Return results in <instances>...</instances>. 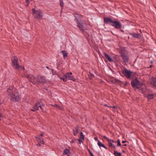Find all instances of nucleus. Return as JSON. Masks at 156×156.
Segmentation results:
<instances>
[{"label": "nucleus", "mask_w": 156, "mask_h": 156, "mask_svg": "<svg viewBox=\"0 0 156 156\" xmlns=\"http://www.w3.org/2000/svg\"><path fill=\"white\" fill-rule=\"evenodd\" d=\"M131 84L132 87L136 90H137L140 93H144L146 90V86L140 83L136 78L133 80L131 81Z\"/></svg>", "instance_id": "1"}, {"label": "nucleus", "mask_w": 156, "mask_h": 156, "mask_svg": "<svg viewBox=\"0 0 156 156\" xmlns=\"http://www.w3.org/2000/svg\"><path fill=\"white\" fill-rule=\"evenodd\" d=\"M7 92L9 94L11 100L14 101H19V97L15 88L10 87L7 90Z\"/></svg>", "instance_id": "2"}, {"label": "nucleus", "mask_w": 156, "mask_h": 156, "mask_svg": "<svg viewBox=\"0 0 156 156\" xmlns=\"http://www.w3.org/2000/svg\"><path fill=\"white\" fill-rule=\"evenodd\" d=\"M74 16L75 17V20L76 21L77 25V27L80 30L82 31L84 30V28L83 26V23L80 19L81 16L77 13L74 14Z\"/></svg>", "instance_id": "3"}, {"label": "nucleus", "mask_w": 156, "mask_h": 156, "mask_svg": "<svg viewBox=\"0 0 156 156\" xmlns=\"http://www.w3.org/2000/svg\"><path fill=\"white\" fill-rule=\"evenodd\" d=\"M33 15L34 18L37 20H40L42 19L43 14L41 11L39 10H35L32 9Z\"/></svg>", "instance_id": "4"}, {"label": "nucleus", "mask_w": 156, "mask_h": 156, "mask_svg": "<svg viewBox=\"0 0 156 156\" xmlns=\"http://www.w3.org/2000/svg\"><path fill=\"white\" fill-rule=\"evenodd\" d=\"M72 73L71 72L65 74H64L63 77H59V76H58V77H59L61 80L62 79L64 82L66 81L67 79L74 81L75 80V78L72 76Z\"/></svg>", "instance_id": "5"}, {"label": "nucleus", "mask_w": 156, "mask_h": 156, "mask_svg": "<svg viewBox=\"0 0 156 156\" xmlns=\"http://www.w3.org/2000/svg\"><path fill=\"white\" fill-rule=\"evenodd\" d=\"M18 59L17 58L15 57L12 59V62L14 67L17 69L20 70L24 69L23 67H21L17 63Z\"/></svg>", "instance_id": "6"}, {"label": "nucleus", "mask_w": 156, "mask_h": 156, "mask_svg": "<svg viewBox=\"0 0 156 156\" xmlns=\"http://www.w3.org/2000/svg\"><path fill=\"white\" fill-rule=\"evenodd\" d=\"M110 25L117 29H120L122 27V25L120 22L116 20H113L112 23Z\"/></svg>", "instance_id": "7"}, {"label": "nucleus", "mask_w": 156, "mask_h": 156, "mask_svg": "<svg viewBox=\"0 0 156 156\" xmlns=\"http://www.w3.org/2000/svg\"><path fill=\"white\" fill-rule=\"evenodd\" d=\"M121 56L122 58L123 62L126 63L128 62L129 58L127 55L126 52L125 51H122L121 52Z\"/></svg>", "instance_id": "8"}, {"label": "nucleus", "mask_w": 156, "mask_h": 156, "mask_svg": "<svg viewBox=\"0 0 156 156\" xmlns=\"http://www.w3.org/2000/svg\"><path fill=\"white\" fill-rule=\"evenodd\" d=\"M44 106V105H41L39 103H37L33 106V109L31 110L33 112H35L36 110H39V108H40L42 110Z\"/></svg>", "instance_id": "9"}, {"label": "nucleus", "mask_w": 156, "mask_h": 156, "mask_svg": "<svg viewBox=\"0 0 156 156\" xmlns=\"http://www.w3.org/2000/svg\"><path fill=\"white\" fill-rule=\"evenodd\" d=\"M26 77L29 81L34 84H35L36 82H37V76L34 77L32 75H27Z\"/></svg>", "instance_id": "10"}, {"label": "nucleus", "mask_w": 156, "mask_h": 156, "mask_svg": "<svg viewBox=\"0 0 156 156\" xmlns=\"http://www.w3.org/2000/svg\"><path fill=\"white\" fill-rule=\"evenodd\" d=\"M123 73L128 78H130L133 73L129 70L126 69H125L123 70Z\"/></svg>", "instance_id": "11"}, {"label": "nucleus", "mask_w": 156, "mask_h": 156, "mask_svg": "<svg viewBox=\"0 0 156 156\" xmlns=\"http://www.w3.org/2000/svg\"><path fill=\"white\" fill-rule=\"evenodd\" d=\"M37 82L39 83H44L46 82V80L44 77L37 76Z\"/></svg>", "instance_id": "12"}, {"label": "nucleus", "mask_w": 156, "mask_h": 156, "mask_svg": "<svg viewBox=\"0 0 156 156\" xmlns=\"http://www.w3.org/2000/svg\"><path fill=\"white\" fill-rule=\"evenodd\" d=\"M42 136L43 135L42 134H41L39 136V137H36V140L37 141L38 143L37 145V146H40L41 144H44V141L42 139Z\"/></svg>", "instance_id": "13"}, {"label": "nucleus", "mask_w": 156, "mask_h": 156, "mask_svg": "<svg viewBox=\"0 0 156 156\" xmlns=\"http://www.w3.org/2000/svg\"><path fill=\"white\" fill-rule=\"evenodd\" d=\"M108 144L109 147H110L113 148L114 149H116V146L114 144V143L116 144V141H114L113 140L110 139L109 141H108Z\"/></svg>", "instance_id": "14"}, {"label": "nucleus", "mask_w": 156, "mask_h": 156, "mask_svg": "<svg viewBox=\"0 0 156 156\" xmlns=\"http://www.w3.org/2000/svg\"><path fill=\"white\" fill-rule=\"evenodd\" d=\"M147 90L146 89V91L144 93H143L144 94L145 96L147 98L148 101L151 99H153L154 97V96L153 94H147Z\"/></svg>", "instance_id": "15"}, {"label": "nucleus", "mask_w": 156, "mask_h": 156, "mask_svg": "<svg viewBox=\"0 0 156 156\" xmlns=\"http://www.w3.org/2000/svg\"><path fill=\"white\" fill-rule=\"evenodd\" d=\"M150 84L156 87V78H153L151 80Z\"/></svg>", "instance_id": "16"}, {"label": "nucleus", "mask_w": 156, "mask_h": 156, "mask_svg": "<svg viewBox=\"0 0 156 156\" xmlns=\"http://www.w3.org/2000/svg\"><path fill=\"white\" fill-rule=\"evenodd\" d=\"M104 21L106 23H111L112 24L113 22V20H112L111 19L109 18H104Z\"/></svg>", "instance_id": "17"}, {"label": "nucleus", "mask_w": 156, "mask_h": 156, "mask_svg": "<svg viewBox=\"0 0 156 156\" xmlns=\"http://www.w3.org/2000/svg\"><path fill=\"white\" fill-rule=\"evenodd\" d=\"M104 55L105 57L108 60L109 62H111L113 61L112 58L107 54L105 53Z\"/></svg>", "instance_id": "18"}, {"label": "nucleus", "mask_w": 156, "mask_h": 156, "mask_svg": "<svg viewBox=\"0 0 156 156\" xmlns=\"http://www.w3.org/2000/svg\"><path fill=\"white\" fill-rule=\"evenodd\" d=\"M64 154L67 155L68 156H70L71 154L69 150L68 149H65L64 151Z\"/></svg>", "instance_id": "19"}, {"label": "nucleus", "mask_w": 156, "mask_h": 156, "mask_svg": "<svg viewBox=\"0 0 156 156\" xmlns=\"http://www.w3.org/2000/svg\"><path fill=\"white\" fill-rule=\"evenodd\" d=\"M79 129L78 127L75 128V129H73V131L74 135L76 136L79 132Z\"/></svg>", "instance_id": "20"}, {"label": "nucleus", "mask_w": 156, "mask_h": 156, "mask_svg": "<svg viewBox=\"0 0 156 156\" xmlns=\"http://www.w3.org/2000/svg\"><path fill=\"white\" fill-rule=\"evenodd\" d=\"M98 144L100 147H102L105 148H106V147L99 140H98Z\"/></svg>", "instance_id": "21"}, {"label": "nucleus", "mask_w": 156, "mask_h": 156, "mask_svg": "<svg viewBox=\"0 0 156 156\" xmlns=\"http://www.w3.org/2000/svg\"><path fill=\"white\" fill-rule=\"evenodd\" d=\"M63 55V56L64 58H65L67 56V54L66 52L65 51H61Z\"/></svg>", "instance_id": "22"}, {"label": "nucleus", "mask_w": 156, "mask_h": 156, "mask_svg": "<svg viewBox=\"0 0 156 156\" xmlns=\"http://www.w3.org/2000/svg\"><path fill=\"white\" fill-rule=\"evenodd\" d=\"M114 154L115 156H121V153L118 152L116 151H114Z\"/></svg>", "instance_id": "23"}, {"label": "nucleus", "mask_w": 156, "mask_h": 156, "mask_svg": "<svg viewBox=\"0 0 156 156\" xmlns=\"http://www.w3.org/2000/svg\"><path fill=\"white\" fill-rule=\"evenodd\" d=\"M80 139L84 140V136L83 135V133L82 132H80Z\"/></svg>", "instance_id": "24"}, {"label": "nucleus", "mask_w": 156, "mask_h": 156, "mask_svg": "<svg viewBox=\"0 0 156 156\" xmlns=\"http://www.w3.org/2000/svg\"><path fill=\"white\" fill-rule=\"evenodd\" d=\"M116 143H117V146L119 147V146H121V144L120 140L119 139H118L117 140V141H116Z\"/></svg>", "instance_id": "25"}, {"label": "nucleus", "mask_w": 156, "mask_h": 156, "mask_svg": "<svg viewBox=\"0 0 156 156\" xmlns=\"http://www.w3.org/2000/svg\"><path fill=\"white\" fill-rule=\"evenodd\" d=\"M60 5L61 7H62L61 9H62V7L63 6L64 3L62 0L60 1Z\"/></svg>", "instance_id": "26"}, {"label": "nucleus", "mask_w": 156, "mask_h": 156, "mask_svg": "<svg viewBox=\"0 0 156 156\" xmlns=\"http://www.w3.org/2000/svg\"><path fill=\"white\" fill-rule=\"evenodd\" d=\"M31 0H26V2L27 3V5H26V6H27L28 5L29 3L30 2V1H31Z\"/></svg>", "instance_id": "27"}, {"label": "nucleus", "mask_w": 156, "mask_h": 156, "mask_svg": "<svg viewBox=\"0 0 156 156\" xmlns=\"http://www.w3.org/2000/svg\"><path fill=\"white\" fill-rule=\"evenodd\" d=\"M103 137L104 138L106 139L108 141H109V140H110V139H109L106 136H103Z\"/></svg>", "instance_id": "28"}, {"label": "nucleus", "mask_w": 156, "mask_h": 156, "mask_svg": "<svg viewBox=\"0 0 156 156\" xmlns=\"http://www.w3.org/2000/svg\"><path fill=\"white\" fill-rule=\"evenodd\" d=\"M133 35L134 37H138V35L136 34H133Z\"/></svg>", "instance_id": "29"}, {"label": "nucleus", "mask_w": 156, "mask_h": 156, "mask_svg": "<svg viewBox=\"0 0 156 156\" xmlns=\"http://www.w3.org/2000/svg\"><path fill=\"white\" fill-rule=\"evenodd\" d=\"M78 141L79 142V143L80 144H81L82 142V141L81 139H79L78 140Z\"/></svg>", "instance_id": "30"}, {"label": "nucleus", "mask_w": 156, "mask_h": 156, "mask_svg": "<svg viewBox=\"0 0 156 156\" xmlns=\"http://www.w3.org/2000/svg\"><path fill=\"white\" fill-rule=\"evenodd\" d=\"M110 107L112 108H114V109H116V107L115 106Z\"/></svg>", "instance_id": "31"}, {"label": "nucleus", "mask_w": 156, "mask_h": 156, "mask_svg": "<svg viewBox=\"0 0 156 156\" xmlns=\"http://www.w3.org/2000/svg\"><path fill=\"white\" fill-rule=\"evenodd\" d=\"M90 156H94L92 153L90 152Z\"/></svg>", "instance_id": "32"}, {"label": "nucleus", "mask_w": 156, "mask_h": 156, "mask_svg": "<svg viewBox=\"0 0 156 156\" xmlns=\"http://www.w3.org/2000/svg\"><path fill=\"white\" fill-rule=\"evenodd\" d=\"M94 139H95V140H97L98 141V140H98V138H96V137H95L94 138Z\"/></svg>", "instance_id": "33"}, {"label": "nucleus", "mask_w": 156, "mask_h": 156, "mask_svg": "<svg viewBox=\"0 0 156 156\" xmlns=\"http://www.w3.org/2000/svg\"><path fill=\"white\" fill-rule=\"evenodd\" d=\"M127 141H123L122 142V143L123 144V143H124L126 142Z\"/></svg>", "instance_id": "34"}, {"label": "nucleus", "mask_w": 156, "mask_h": 156, "mask_svg": "<svg viewBox=\"0 0 156 156\" xmlns=\"http://www.w3.org/2000/svg\"><path fill=\"white\" fill-rule=\"evenodd\" d=\"M122 146H127V145L126 144H122Z\"/></svg>", "instance_id": "35"}, {"label": "nucleus", "mask_w": 156, "mask_h": 156, "mask_svg": "<svg viewBox=\"0 0 156 156\" xmlns=\"http://www.w3.org/2000/svg\"><path fill=\"white\" fill-rule=\"evenodd\" d=\"M55 106H56L57 107H59L58 105H55Z\"/></svg>", "instance_id": "36"}, {"label": "nucleus", "mask_w": 156, "mask_h": 156, "mask_svg": "<svg viewBox=\"0 0 156 156\" xmlns=\"http://www.w3.org/2000/svg\"><path fill=\"white\" fill-rule=\"evenodd\" d=\"M2 117V116L1 115V117H0V119H1V120H1V118Z\"/></svg>", "instance_id": "37"}, {"label": "nucleus", "mask_w": 156, "mask_h": 156, "mask_svg": "<svg viewBox=\"0 0 156 156\" xmlns=\"http://www.w3.org/2000/svg\"><path fill=\"white\" fill-rule=\"evenodd\" d=\"M73 141H71V143H73Z\"/></svg>", "instance_id": "38"}, {"label": "nucleus", "mask_w": 156, "mask_h": 156, "mask_svg": "<svg viewBox=\"0 0 156 156\" xmlns=\"http://www.w3.org/2000/svg\"><path fill=\"white\" fill-rule=\"evenodd\" d=\"M46 67L48 69V66H46Z\"/></svg>", "instance_id": "39"}, {"label": "nucleus", "mask_w": 156, "mask_h": 156, "mask_svg": "<svg viewBox=\"0 0 156 156\" xmlns=\"http://www.w3.org/2000/svg\"><path fill=\"white\" fill-rule=\"evenodd\" d=\"M1 104V103H0V104Z\"/></svg>", "instance_id": "40"}]
</instances>
